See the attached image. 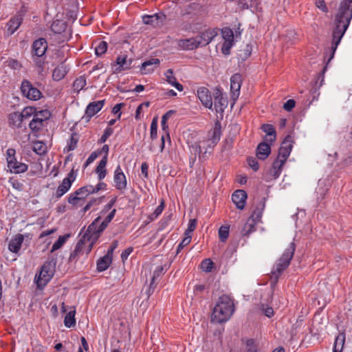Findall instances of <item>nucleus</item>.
I'll list each match as a JSON object with an SVG mask.
<instances>
[{"mask_svg": "<svg viewBox=\"0 0 352 352\" xmlns=\"http://www.w3.org/2000/svg\"><path fill=\"white\" fill-rule=\"evenodd\" d=\"M47 48V42L44 38L35 41L32 46L34 55L38 57L43 56L45 54Z\"/></svg>", "mask_w": 352, "mask_h": 352, "instance_id": "5701e85b", "label": "nucleus"}, {"mask_svg": "<svg viewBox=\"0 0 352 352\" xmlns=\"http://www.w3.org/2000/svg\"><path fill=\"white\" fill-rule=\"evenodd\" d=\"M80 200H82L81 198H80L78 195H76V191H75L69 195L68 202L69 204L75 206L78 204Z\"/></svg>", "mask_w": 352, "mask_h": 352, "instance_id": "6e6d98bb", "label": "nucleus"}, {"mask_svg": "<svg viewBox=\"0 0 352 352\" xmlns=\"http://www.w3.org/2000/svg\"><path fill=\"white\" fill-rule=\"evenodd\" d=\"M116 201V198L112 199L109 203L104 206L101 211L100 216L94 219L88 227L87 232L91 235V237L96 240L98 235L108 226L109 223L113 219L116 212L115 208H112Z\"/></svg>", "mask_w": 352, "mask_h": 352, "instance_id": "f03ea898", "label": "nucleus"}, {"mask_svg": "<svg viewBox=\"0 0 352 352\" xmlns=\"http://www.w3.org/2000/svg\"><path fill=\"white\" fill-rule=\"evenodd\" d=\"M160 17L158 14L145 16L143 17V21L145 24L157 25Z\"/></svg>", "mask_w": 352, "mask_h": 352, "instance_id": "49530a36", "label": "nucleus"}, {"mask_svg": "<svg viewBox=\"0 0 352 352\" xmlns=\"http://www.w3.org/2000/svg\"><path fill=\"white\" fill-rule=\"evenodd\" d=\"M77 173L74 169L67 174V176L64 178L61 184L58 186L56 190V195L61 197L65 194L71 188L72 183L75 181Z\"/></svg>", "mask_w": 352, "mask_h": 352, "instance_id": "9b49d317", "label": "nucleus"}, {"mask_svg": "<svg viewBox=\"0 0 352 352\" xmlns=\"http://www.w3.org/2000/svg\"><path fill=\"white\" fill-rule=\"evenodd\" d=\"M197 226V221L196 219H190L188 228L185 232V234H188L190 235V233L194 231V230L196 228Z\"/></svg>", "mask_w": 352, "mask_h": 352, "instance_id": "bf43d9fd", "label": "nucleus"}, {"mask_svg": "<svg viewBox=\"0 0 352 352\" xmlns=\"http://www.w3.org/2000/svg\"><path fill=\"white\" fill-rule=\"evenodd\" d=\"M214 108L216 111H222L227 106V100L224 97L223 94L219 90L217 89L214 93Z\"/></svg>", "mask_w": 352, "mask_h": 352, "instance_id": "b1692460", "label": "nucleus"}, {"mask_svg": "<svg viewBox=\"0 0 352 352\" xmlns=\"http://www.w3.org/2000/svg\"><path fill=\"white\" fill-rule=\"evenodd\" d=\"M263 131L267 134V135L270 136V140H268L270 142H273L275 140V131L272 125L271 124H263L262 126Z\"/></svg>", "mask_w": 352, "mask_h": 352, "instance_id": "a19ab883", "label": "nucleus"}, {"mask_svg": "<svg viewBox=\"0 0 352 352\" xmlns=\"http://www.w3.org/2000/svg\"><path fill=\"white\" fill-rule=\"evenodd\" d=\"M345 341V335L340 333L336 338L333 352H342Z\"/></svg>", "mask_w": 352, "mask_h": 352, "instance_id": "f704fd0d", "label": "nucleus"}, {"mask_svg": "<svg viewBox=\"0 0 352 352\" xmlns=\"http://www.w3.org/2000/svg\"><path fill=\"white\" fill-rule=\"evenodd\" d=\"M197 95L202 104L208 108L212 109L213 105L212 98L210 91L206 87H199L197 91Z\"/></svg>", "mask_w": 352, "mask_h": 352, "instance_id": "ddd939ff", "label": "nucleus"}, {"mask_svg": "<svg viewBox=\"0 0 352 352\" xmlns=\"http://www.w3.org/2000/svg\"><path fill=\"white\" fill-rule=\"evenodd\" d=\"M132 251H133L132 248H128L121 254V258L123 261H125L126 259H127L128 256L132 252Z\"/></svg>", "mask_w": 352, "mask_h": 352, "instance_id": "338daca9", "label": "nucleus"}, {"mask_svg": "<svg viewBox=\"0 0 352 352\" xmlns=\"http://www.w3.org/2000/svg\"><path fill=\"white\" fill-rule=\"evenodd\" d=\"M294 251V243H291L274 267L272 273L276 278L289 265Z\"/></svg>", "mask_w": 352, "mask_h": 352, "instance_id": "39448f33", "label": "nucleus"}, {"mask_svg": "<svg viewBox=\"0 0 352 352\" xmlns=\"http://www.w3.org/2000/svg\"><path fill=\"white\" fill-rule=\"evenodd\" d=\"M164 80L170 85L175 87L179 91H182L184 87L177 80L174 75L173 71L171 69L166 70L164 73Z\"/></svg>", "mask_w": 352, "mask_h": 352, "instance_id": "4be33fe9", "label": "nucleus"}, {"mask_svg": "<svg viewBox=\"0 0 352 352\" xmlns=\"http://www.w3.org/2000/svg\"><path fill=\"white\" fill-rule=\"evenodd\" d=\"M213 267V262L210 259H205L201 264V267L203 271L209 272L212 270Z\"/></svg>", "mask_w": 352, "mask_h": 352, "instance_id": "864d4df0", "label": "nucleus"}, {"mask_svg": "<svg viewBox=\"0 0 352 352\" xmlns=\"http://www.w3.org/2000/svg\"><path fill=\"white\" fill-rule=\"evenodd\" d=\"M107 49V44L104 41L100 42L98 46L96 47L95 52L98 56L102 55L105 53Z\"/></svg>", "mask_w": 352, "mask_h": 352, "instance_id": "3c124183", "label": "nucleus"}, {"mask_svg": "<svg viewBox=\"0 0 352 352\" xmlns=\"http://www.w3.org/2000/svg\"><path fill=\"white\" fill-rule=\"evenodd\" d=\"M161 126H162V129L164 131V133L162 135V137H161V144L160 146V152L163 151L164 146H165V141L166 140H167L168 142H170L169 133L168 131L167 121L162 119Z\"/></svg>", "mask_w": 352, "mask_h": 352, "instance_id": "c85d7f7f", "label": "nucleus"}, {"mask_svg": "<svg viewBox=\"0 0 352 352\" xmlns=\"http://www.w3.org/2000/svg\"><path fill=\"white\" fill-rule=\"evenodd\" d=\"M160 60L158 58H151L144 62L141 65V72L143 74H150L159 66Z\"/></svg>", "mask_w": 352, "mask_h": 352, "instance_id": "412c9836", "label": "nucleus"}, {"mask_svg": "<svg viewBox=\"0 0 352 352\" xmlns=\"http://www.w3.org/2000/svg\"><path fill=\"white\" fill-rule=\"evenodd\" d=\"M187 143L189 146V148L192 153L195 154V155H200L201 153H206L207 152V149L204 148L205 142L197 140H193L192 139H188Z\"/></svg>", "mask_w": 352, "mask_h": 352, "instance_id": "a211bd4d", "label": "nucleus"}, {"mask_svg": "<svg viewBox=\"0 0 352 352\" xmlns=\"http://www.w3.org/2000/svg\"><path fill=\"white\" fill-rule=\"evenodd\" d=\"M37 112L36 109L33 107H27L23 109L21 112L23 119H26L30 118V116H34L35 113Z\"/></svg>", "mask_w": 352, "mask_h": 352, "instance_id": "c03bdc74", "label": "nucleus"}, {"mask_svg": "<svg viewBox=\"0 0 352 352\" xmlns=\"http://www.w3.org/2000/svg\"><path fill=\"white\" fill-rule=\"evenodd\" d=\"M132 63L131 59L127 58L125 55L119 56L117 58L116 63L113 66V73L118 74L124 70L129 69Z\"/></svg>", "mask_w": 352, "mask_h": 352, "instance_id": "dca6fc26", "label": "nucleus"}, {"mask_svg": "<svg viewBox=\"0 0 352 352\" xmlns=\"http://www.w3.org/2000/svg\"><path fill=\"white\" fill-rule=\"evenodd\" d=\"M295 101L292 99L288 100L283 105L285 110L289 111L295 107Z\"/></svg>", "mask_w": 352, "mask_h": 352, "instance_id": "052dcab7", "label": "nucleus"}, {"mask_svg": "<svg viewBox=\"0 0 352 352\" xmlns=\"http://www.w3.org/2000/svg\"><path fill=\"white\" fill-rule=\"evenodd\" d=\"M270 146L265 142H262L257 146L256 155L260 160L266 159L270 155Z\"/></svg>", "mask_w": 352, "mask_h": 352, "instance_id": "bb28decb", "label": "nucleus"}, {"mask_svg": "<svg viewBox=\"0 0 352 352\" xmlns=\"http://www.w3.org/2000/svg\"><path fill=\"white\" fill-rule=\"evenodd\" d=\"M260 310L263 314H265L268 318L272 317V316H274V314L272 307L264 305L263 303H261Z\"/></svg>", "mask_w": 352, "mask_h": 352, "instance_id": "09e8293b", "label": "nucleus"}, {"mask_svg": "<svg viewBox=\"0 0 352 352\" xmlns=\"http://www.w3.org/2000/svg\"><path fill=\"white\" fill-rule=\"evenodd\" d=\"M229 235V228L227 226H221L219 230V236L221 241H226Z\"/></svg>", "mask_w": 352, "mask_h": 352, "instance_id": "8fccbe9b", "label": "nucleus"}, {"mask_svg": "<svg viewBox=\"0 0 352 352\" xmlns=\"http://www.w3.org/2000/svg\"><path fill=\"white\" fill-rule=\"evenodd\" d=\"M86 85V80L84 77L80 76L74 82V89L77 92L80 91Z\"/></svg>", "mask_w": 352, "mask_h": 352, "instance_id": "a18cd8bd", "label": "nucleus"}, {"mask_svg": "<svg viewBox=\"0 0 352 352\" xmlns=\"http://www.w3.org/2000/svg\"><path fill=\"white\" fill-rule=\"evenodd\" d=\"M67 72L65 65L61 64L58 65L53 71L52 77L55 80H60L64 78Z\"/></svg>", "mask_w": 352, "mask_h": 352, "instance_id": "72a5a7b5", "label": "nucleus"}, {"mask_svg": "<svg viewBox=\"0 0 352 352\" xmlns=\"http://www.w3.org/2000/svg\"><path fill=\"white\" fill-rule=\"evenodd\" d=\"M316 6L318 8L320 9L324 12H328L327 7L326 6V4H325V2L324 1V0H317L316 1Z\"/></svg>", "mask_w": 352, "mask_h": 352, "instance_id": "680f3d73", "label": "nucleus"}, {"mask_svg": "<svg viewBox=\"0 0 352 352\" xmlns=\"http://www.w3.org/2000/svg\"><path fill=\"white\" fill-rule=\"evenodd\" d=\"M94 189L93 186H83L78 190H76V195H78L80 196V198L81 199H84L86 198L89 195L94 193Z\"/></svg>", "mask_w": 352, "mask_h": 352, "instance_id": "e433bc0d", "label": "nucleus"}, {"mask_svg": "<svg viewBox=\"0 0 352 352\" xmlns=\"http://www.w3.org/2000/svg\"><path fill=\"white\" fill-rule=\"evenodd\" d=\"M263 209H264V205L261 204V208L254 210L252 212V214L250 217L254 218L256 221H259V219H261V217L262 216Z\"/></svg>", "mask_w": 352, "mask_h": 352, "instance_id": "4d7b16f0", "label": "nucleus"}, {"mask_svg": "<svg viewBox=\"0 0 352 352\" xmlns=\"http://www.w3.org/2000/svg\"><path fill=\"white\" fill-rule=\"evenodd\" d=\"M68 236H60L58 240L53 244L51 252H54L60 249L66 242Z\"/></svg>", "mask_w": 352, "mask_h": 352, "instance_id": "de8ad7c7", "label": "nucleus"}, {"mask_svg": "<svg viewBox=\"0 0 352 352\" xmlns=\"http://www.w3.org/2000/svg\"><path fill=\"white\" fill-rule=\"evenodd\" d=\"M75 314L76 311L74 309L69 311L64 319V324L66 327L70 328L72 327L75 326L76 324V319H75Z\"/></svg>", "mask_w": 352, "mask_h": 352, "instance_id": "c9c22d12", "label": "nucleus"}, {"mask_svg": "<svg viewBox=\"0 0 352 352\" xmlns=\"http://www.w3.org/2000/svg\"><path fill=\"white\" fill-rule=\"evenodd\" d=\"M245 352H260L257 345L253 340H248L246 342V349Z\"/></svg>", "mask_w": 352, "mask_h": 352, "instance_id": "5fc2aeb1", "label": "nucleus"}, {"mask_svg": "<svg viewBox=\"0 0 352 352\" xmlns=\"http://www.w3.org/2000/svg\"><path fill=\"white\" fill-rule=\"evenodd\" d=\"M15 155L16 151L13 148H8L6 151V159L9 171L14 174L25 173L28 170V166L24 163L18 162Z\"/></svg>", "mask_w": 352, "mask_h": 352, "instance_id": "423d86ee", "label": "nucleus"}, {"mask_svg": "<svg viewBox=\"0 0 352 352\" xmlns=\"http://www.w3.org/2000/svg\"><path fill=\"white\" fill-rule=\"evenodd\" d=\"M294 251V243H291L274 267L272 273L276 278L289 265Z\"/></svg>", "mask_w": 352, "mask_h": 352, "instance_id": "20e7f679", "label": "nucleus"}, {"mask_svg": "<svg viewBox=\"0 0 352 352\" xmlns=\"http://www.w3.org/2000/svg\"><path fill=\"white\" fill-rule=\"evenodd\" d=\"M163 272H164V267L162 265H157L155 267V268L153 271L151 281L150 283V289H151L154 287L155 280L157 277H159L161 274H162Z\"/></svg>", "mask_w": 352, "mask_h": 352, "instance_id": "79ce46f5", "label": "nucleus"}, {"mask_svg": "<svg viewBox=\"0 0 352 352\" xmlns=\"http://www.w3.org/2000/svg\"><path fill=\"white\" fill-rule=\"evenodd\" d=\"M112 261L111 253L108 252L107 254L101 258L97 263V269L100 272L106 270Z\"/></svg>", "mask_w": 352, "mask_h": 352, "instance_id": "cd10ccee", "label": "nucleus"}, {"mask_svg": "<svg viewBox=\"0 0 352 352\" xmlns=\"http://www.w3.org/2000/svg\"><path fill=\"white\" fill-rule=\"evenodd\" d=\"M352 0H343L336 16V28L333 32L332 49L336 51L352 18Z\"/></svg>", "mask_w": 352, "mask_h": 352, "instance_id": "f257e3e1", "label": "nucleus"}, {"mask_svg": "<svg viewBox=\"0 0 352 352\" xmlns=\"http://www.w3.org/2000/svg\"><path fill=\"white\" fill-rule=\"evenodd\" d=\"M177 45L178 47L183 50H193L199 47L195 37L180 39L178 41Z\"/></svg>", "mask_w": 352, "mask_h": 352, "instance_id": "393cba45", "label": "nucleus"}, {"mask_svg": "<svg viewBox=\"0 0 352 352\" xmlns=\"http://www.w3.org/2000/svg\"><path fill=\"white\" fill-rule=\"evenodd\" d=\"M256 221L254 218L250 217L243 225L241 230V234L248 236L250 233L255 230V225Z\"/></svg>", "mask_w": 352, "mask_h": 352, "instance_id": "c756f323", "label": "nucleus"}, {"mask_svg": "<svg viewBox=\"0 0 352 352\" xmlns=\"http://www.w3.org/2000/svg\"><path fill=\"white\" fill-rule=\"evenodd\" d=\"M21 90L23 96L32 101L38 100L43 96L41 91L34 87L28 80L22 82Z\"/></svg>", "mask_w": 352, "mask_h": 352, "instance_id": "6e6552de", "label": "nucleus"}, {"mask_svg": "<svg viewBox=\"0 0 352 352\" xmlns=\"http://www.w3.org/2000/svg\"><path fill=\"white\" fill-rule=\"evenodd\" d=\"M104 103V100L91 102L86 109L85 116L84 118H86L88 121L91 117L94 116L102 108Z\"/></svg>", "mask_w": 352, "mask_h": 352, "instance_id": "aec40b11", "label": "nucleus"}, {"mask_svg": "<svg viewBox=\"0 0 352 352\" xmlns=\"http://www.w3.org/2000/svg\"><path fill=\"white\" fill-rule=\"evenodd\" d=\"M21 112H14L9 116V122L15 126H19L23 121Z\"/></svg>", "mask_w": 352, "mask_h": 352, "instance_id": "58836bf2", "label": "nucleus"}, {"mask_svg": "<svg viewBox=\"0 0 352 352\" xmlns=\"http://www.w3.org/2000/svg\"><path fill=\"white\" fill-rule=\"evenodd\" d=\"M8 66L12 67V69H17L19 67V63L18 61L14 60V59H10L6 61Z\"/></svg>", "mask_w": 352, "mask_h": 352, "instance_id": "0e129e2a", "label": "nucleus"}, {"mask_svg": "<svg viewBox=\"0 0 352 352\" xmlns=\"http://www.w3.org/2000/svg\"><path fill=\"white\" fill-rule=\"evenodd\" d=\"M217 32L214 30L208 29L195 36L199 47L206 46L215 37Z\"/></svg>", "mask_w": 352, "mask_h": 352, "instance_id": "f8f14e48", "label": "nucleus"}, {"mask_svg": "<svg viewBox=\"0 0 352 352\" xmlns=\"http://www.w3.org/2000/svg\"><path fill=\"white\" fill-rule=\"evenodd\" d=\"M107 163V157L104 156L102 159L100 161L98 166L96 169V173L98 174V177L99 180L103 179L107 175V169L106 165Z\"/></svg>", "mask_w": 352, "mask_h": 352, "instance_id": "7c9ffc66", "label": "nucleus"}, {"mask_svg": "<svg viewBox=\"0 0 352 352\" xmlns=\"http://www.w3.org/2000/svg\"><path fill=\"white\" fill-rule=\"evenodd\" d=\"M100 202V199H92L89 201V202L84 207V212L87 211L91 208V207L95 204H98Z\"/></svg>", "mask_w": 352, "mask_h": 352, "instance_id": "e2e57ef3", "label": "nucleus"}, {"mask_svg": "<svg viewBox=\"0 0 352 352\" xmlns=\"http://www.w3.org/2000/svg\"><path fill=\"white\" fill-rule=\"evenodd\" d=\"M190 241H191V235H189L188 234H185L184 239L182 241V242L178 245L177 251H179L184 247H185L187 245H188Z\"/></svg>", "mask_w": 352, "mask_h": 352, "instance_id": "13d9d810", "label": "nucleus"}, {"mask_svg": "<svg viewBox=\"0 0 352 352\" xmlns=\"http://www.w3.org/2000/svg\"><path fill=\"white\" fill-rule=\"evenodd\" d=\"M234 312V303L231 298L226 295L219 297L211 316V320L216 323L227 321Z\"/></svg>", "mask_w": 352, "mask_h": 352, "instance_id": "7ed1b4c3", "label": "nucleus"}, {"mask_svg": "<svg viewBox=\"0 0 352 352\" xmlns=\"http://www.w3.org/2000/svg\"><path fill=\"white\" fill-rule=\"evenodd\" d=\"M66 23L60 20H56L52 24V30L56 34H60L64 32L66 29Z\"/></svg>", "mask_w": 352, "mask_h": 352, "instance_id": "4c0bfd02", "label": "nucleus"}, {"mask_svg": "<svg viewBox=\"0 0 352 352\" xmlns=\"http://www.w3.org/2000/svg\"><path fill=\"white\" fill-rule=\"evenodd\" d=\"M286 160H283L279 157H277L276 160L274 162L272 168L271 170L273 177H278L281 172L282 168Z\"/></svg>", "mask_w": 352, "mask_h": 352, "instance_id": "2f4dec72", "label": "nucleus"}, {"mask_svg": "<svg viewBox=\"0 0 352 352\" xmlns=\"http://www.w3.org/2000/svg\"><path fill=\"white\" fill-rule=\"evenodd\" d=\"M98 157V155L96 152H93L87 158L85 166H88L89 164H91Z\"/></svg>", "mask_w": 352, "mask_h": 352, "instance_id": "774afa93", "label": "nucleus"}, {"mask_svg": "<svg viewBox=\"0 0 352 352\" xmlns=\"http://www.w3.org/2000/svg\"><path fill=\"white\" fill-rule=\"evenodd\" d=\"M222 45L221 52L228 55L230 53V49L234 45V33L229 28H223L221 30Z\"/></svg>", "mask_w": 352, "mask_h": 352, "instance_id": "1a4fd4ad", "label": "nucleus"}, {"mask_svg": "<svg viewBox=\"0 0 352 352\" xmlns=\"http://www.w3.org/2000/svg\"><path fill=\"white\" fill-rule=\"evenodd\" d=\"M292 149V142L289 137L286 138L279 148L278 157L287 160Z\"/></svg>", "mask_w": 352, "mask_h": 352, "instance_id": "6ab92c4d", "label": "nucleus"}, {"mask_svg": "<svg viewBox=\"0 0 352 352\" xmlns=\"http://www.w3.org/2000/svg\"><path fill=\"white\" fill-rule=\"evenodd\" d=\"M247 197L244 190H237L232 194V200L238 209L243 210L245 208Z\"/></svg>", "mask_w": 352, "mask_h": 352, "instance_id": "f3484780", "label": "nucleus"}, {"mask_svg": "<svg viewBox=\"0 0 352 352\" xmlns=\"http://www.w3.org/2000/svg\"><path fill=\"white\" fill-rule=\"evenodd\" d=\"M164 208V201H162L160 202V204L156 208L154 212L151 214V216L149 217L151 221H153L155 219H156L162 212Z\"/></svg>", "mask_w": 352, "mask_h": 352, "instance_id": "603ef678", "label": "nucleus"}, {"mask_svg": "<svg viewBox=\"0 0 352 352\" xmlns=\"http://www.w3.org/2000/svg\"><path fill=\"white\" fill-rule=\"evenodd\" d=\"M50 116L51 113L47 109L38 111L30 122V129L34 131L40 130L43 127V122L48 120Z\"/></svg>", "mask_w": 352, "mask_h": 352, "instance_id": "9d476101", "label": "nucleus"}, {"mask_svg": "<svg viewBox=\"0 0 352 352\" xmlns=\"http://www.w3.org/2000/svg\"><path fill=\"white\" fill-rule=\"evenodd\" d=\"M22 22V17L20 15L15 16L8 23V30L13 34L20 26Z\"/></svg>", "mask_w": 352, "mask_h": 352, "instance_id": "473e14b6", "label": "nucleus"}, {"mask_svg": "<svg viewBox=\"0 0 352 352\" xmlns=\"http://www.w3.org/2000/svg\"><path fill=\"white\" fill-rule=\"evenodd\" d=\"M248 164L254 170H257L258 169V164L255 159H249Z\"/></svg>", "mask_w": 352, "mask_h": 352, "instance_id": "69168bd1", "label": "nucleus"}, {"mask_svg": "<svg viewBox=\"0 0 352 352\" xmlns=\"http://www.w3.org/2000/svg\"><path fill=\"white\" fill-rule=\"evenodd\" d=\"M23 236L21 234H16L9 243V250L12 252H17L21 247Z\"/></svg>", "mask_w": 352, "mask_h": 352, "instance_id": "a878e982", "label": "nucleus"}, {"mask_svg": "<svg viewBox=\"0 0 352 352\" xmlns=\"http://www.w3.org/2000/svg\"><path fill=\"white\" fill-rule=\"evenodd\" d=\"M241 82V76L238 74H234L230 78V90L232 98L234 101H235L239 96Z\"/></svg>", "mask_w": 352, "mask_h": 352, "instance_id": "2eb2a0df", "label": "nucleus"}, {"mask_svg": "<svg viewBox=\"0 0 352 352\" xmlns=\"http://www.w3.org/2000/svg\"><path fill=\"white\" fill-rule=\"evenodd\" d=\"M157 137V117H155L151 124L150 138L151 140H155Z\"/></svg>", "mask_w": 352, "mask_h": 352, "instance_id": "37998d69", "label": "nucleus"}, {"mask_svg": "<svg viewBox=\"0 0 352 352\" xmlns=\"http://www.w3.org/2000/svg\"><path fill=\"white\" fill-rule=\"evenodd\" d=\"M113 182L118 190H122L126 188V178L120 166H118L114 171Z\"/></svg>", "mask_w": 352, "mask_h": 352, "instance_id": "4468645a", "label": "nucleus"}, {"mask_svg": "<svg viewBox=\"0 0 352 352\" xmlns=\"http://www.w3.org/2000/svg\"><path fill=\"white\" fill-rule=\"evenodd\" d=\"M33 150L38 155L44 154L47 151V146L41 141L34 142L33 144Z\"/></svg>", "mask_w": 352, "mask_h": 352, "instance_id": "ea45409f", "label": "nucleus"}, {"mask_svg": "<svg viewBox=\"0 0 352 352\" xmlns=\"http://www.w3.org/2000/svg\"><path fill=\"white\" fill-rule=\"evenodd\" d=\"M55 271V263L53 261L45 262L42 266L38 276L35 278L38 287H43L51 280Z\"/></svg>", "mask_w": 352, "mask_h": 352, "instance_id": "0eeeda50", "label": "nucleus"}]
</instances>
